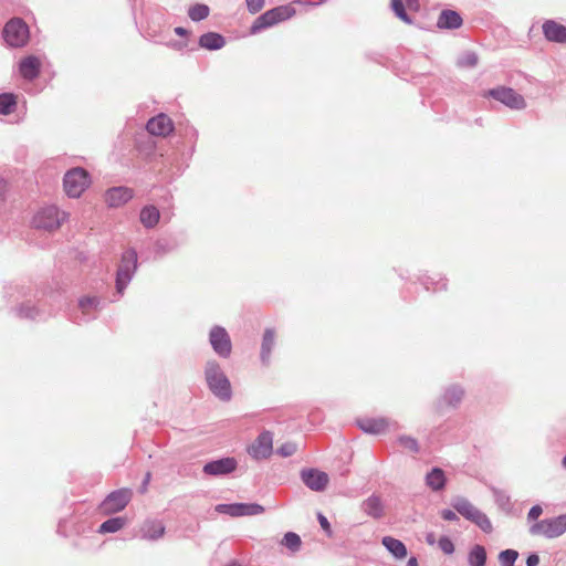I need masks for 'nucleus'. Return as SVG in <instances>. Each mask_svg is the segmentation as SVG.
I'll return each mask as SVG.
<instances>
[{"label":"nucleus","instance_id":"obj_1","mask_svg":"<svg viewBox=\"0 0 566 566\" xmlns=\"http://www.w3.org/2000/svg\"><path fill=\"white\" fill-rule=\"evenodd\" d=\"M205 379L214 397L224 402L231 400V382L217 360L210 359L206 363Z\"/></svg>","mask_w":566,"mask_h":566},{"label":"nucleus","instance_id":"obj_2","mask_svg":"<svg viewBox=\"0 0 566 566\" xmlns=\"http://www.w3.org/2000/svg\"><path fill=\"white\" fill-rule=\"evenodd\" d=\"M450 504L458 514L475 524L484 533L489 534L493 531L492 523L486 514L474 506L467 497L454 496L451 499Z\"/></svg>","mask_w":566,"mask_h":566},{"label":"nucleus","instance_id":"obj_3","mask_svg":"<svg viewBox=\"0 0 566 566\" xmlns=\"http://www.w3.org/2000/svg\"><path fill=\"white\" fill-rule=\"evenodd\" d=\"M137 269V251L134 248H128L122 253L120 261L116 270L115 287L119 295L124 294L125 289L132 282Z\"/></svg>","mask_w":566,"mask_h":566},{"label":"nucleus","instance_id":"obj_4","mask_svg":"<svg viewBox=\"0 0 566 566\" xmlns=\"http://www.w3.org/2000/svg\"><path fill=\"white\" fill-rule=\"evenodd\" d=\"M296 13V10L291 4L279 6L270 9L259 15L250 28L252 34L260 33L261 31L271 28L279 22L285 21L292 18Z\"/></svg>","mask_w":566,"mask_h":566},{"label":"nucleus","instance_id":"obj_5","mask_svg":"<svg viewBox=\"0 0 566 566\" xmlns=\"http://www.w3.org/2000/svg\"><path fill=\"white\" fill-rule=\"evenodd\" d=\"M69 218V213L60 210L56 206L50 205L41 208L33 217L32 223L34 228L45 230V231H54L61 227V224L66 221Z\"/></svg>","mask_w":566,"mask_h":566},{"label":"nucleus","instance_id":"obj_6","mask_svg":"<svg viewBox=\"0 0 566 566\" xmlns=\"http://www.w3.org/2000/svg\"><path fill=\"white\" fill-rule=\"evenodd\" d=\"M29 27L21 18L9 20L2 30V38L11 48H22L29 40Z\"/></svg>","mask_w":566,"mask_h":566},{"label":"nucleus","instance_id":"obj_7","mask_svg":"<svg viewBox=\"0 0 566 566\" xmlns=\"http://www.w3.org/2000/svg\"><path fill=\"white\" fill-rule=\"evenodd\" d=\"M484 98H493L511 109H524L526 102L515 90L507 86H496L482 93Z\"/></svg>","mask_w":566,"mask_h":566},{"label":"nucleus","instance_id":"obj_8","mask_svg":"<svg viewBox=\"0 0 566 566\" xmlns=\"http://www.w3.org/2000/svg\"><path fill=\"white\" fill-rule=\"evenodd\" d=\"M566 532V514L553 518H545L530 526L531 535H543L546 538H555Z\"/></svg>","mask_w":566,"mask_h":566},{"label":"nucleus","instance_id":"obj_9","mask_svg":"<svg viewBox=\"0 0 566 566\" xmlns=\"http://www.w3.org/2000/svg\"><path fill=\"white\" fill-rule=\"evenodd\" d=\"M133 496V491L128 488H122L111 492L101 503L99 510L103 514H115L123 511Z\"/></svg>","mask_w":566,"mask_h":566},{"label":"nucleus","instance_id":"obj_10","mask_svg":"<svg viewBox=\"0 0 566 566\" xmlns=\"http://www.w3.org/2000/svg\"><path fill=\"white\" fill-rule=\"evenodd\" d=\"M209 343L213 352L220 358H229L232 353V343L227 329L220 325H214L209 332Z\"/></svg>","mask_w":566,"mask_h":566},{"label":"nucleus","instance_id":"obj_11","mask_svg":"<svg viewBox=\"0 0 566 566\" xmlns=\"http://www.w3.org/2000/svg\"><path fill=\"white\" fill-rule=\"evenodd\" d=\"M216 512L233 517L253 516L264 512V507L258 503H222L216 506Z\"/></svg>","mask_w":566,"mask_h":566},{"label":"nucleus","instance_id":"obj_12","mask_svg":"<svg viewBox=\"0 0 566 566\" xmlns=\"http://www.w3.org/2000/svg\"><path fill=\"white\" fill-rule=\"evenodd\" d=\"M15 313L20 318L31 321H42L54 314L53 310H46L44 302L38 300V304H32L30 301L21 303L15 307Z\"/></svg>","mask_w":566,"mask_h":566},{"label":"nucleus","instance_id":"obj_13","mask_svg":"<svg viewBox=\"0 0 566 566\" xmlns=\"http://www.w3.org/2000/svg\"><path fill=\"white\" fill-rule=\"evenodd\" d=\"M273 451V434L271 431H262L254 442L248 448V453L255 460L268 459Z\"/></svg>","mask_w":566,"mask_h":566},{"label":"nucleus","instance_id":"obj_14","mask_svg":"<svg viewBox=\"0 0 566 566\" xmlns=\"http://www.w3.org/2000/svg\"><path fill=\"white\" fill-rule=\"evenodd\" d=\"M101 297L98 296H84L78 300L80 315L73 317L75 324L87 323L96 317V313L101 308Z\"/></svg>","mask_w":566,"mask_h":566},{"label":"nucleus","instance_id":"obj_15","mask_svg":"<svg viewBox=\"0 0 566 566\" xmlns=\"http://www.w3.org/2000/svg\"><path fill=\"white\" fill-rule=\"evenodd\" d=\"M237 467L238 461L234 458L226 457L207 462L202 468V472L207 475L220 476L232 473Z\"/></svg>","mask_w":566,"mask_h":566},{"label":"nucleus","instance_id":"obj_16","mask_svg":"<svg viewBox=\"0 0 566 566\" xmlns=\"http://www.w3.org/2000/svg\"><path fill=\"white\" fill-rule=\"evenodd\" d=\"M302 482L312 491L323 492L329 481L327 473L317 469H303L300 473Z\"/></svg>","mask_w":566,"mask_h":566},{"label":"nucleus","instance_id":"obj_17","mask_svg":"<svg viewBox=\"0 0 566 566\" xmlns=\"http://www.w3.org/2000/svg\"><path fill=\"white\" fill-rule=\"evenodd\" d=\"M146 129L154 136H167L172 132L174 124L166 114L161 113L147 122Z\"/></svg>","mask_w":566,"mask_h":566},{"label":"nucleus","instance_id":"obj_18","mask_svg":"<svg viewBox=\"0 0 566 566\" xmlns=\"http://www.w3.org/2000/svg\"><path fill=\"white\" fill-rule=\"evenodd\" d=\"M133 198V190L127 187H113L105 193V201L109 208H118Z\"/></svg>","mask_w":566,"mask_h":566},{"label":"nucleus","instance_id":"obj_19","mask_svg":"<svg viewBox=\"0 0 566 566\" xmlns=\"http://www.w3.org/2000/svg\"><path fill=\"white\" fill-rule=\"evenodd\" d=\"M360 510L374 520H380L385 515V505L378 494L373 493L360 503Z\"/></svg>","mask_w":566,"mask_h":566},{"label":"nucleus","instance_id":"obj_20","mask_svg":"<svg viewBox=\"0 0 566 566\" xmlns=\"http://www.w3.org/2000/svg\"><path fill=\"white\" fill-rule=\"evenodd\" d=\"M545 39L554 43H566V27L555 20H546L542 25Z\"/></svg>","mask_w":566,"mask_h":566},{"label":"nucleus","instance_id":"obj_21","mask_svg":"<svg viewBox=\"0 0 566 566\" xmlns=\"http://www.w3.org/2000/svg\"><path fill=\"white\" fill-rule=\"evenodd\" d=\"M41 71V62L35 55H28L19 63V73L27 81H34Z\"/></svg>","mask_w":566,"mask_h":566},{"label":"nucleus","instance_id":"obj_22","mask_svg":"<svg viewBox=\"0 0 566 566\" xmlns=\"http://www.w3.org/2000/svg\"><path fill=\"white\" fill-rule=\"evenodd\" d=\"M165 525L159 520H146L140 526V537L147 541H157L165 534Z\"/></svg>","mask_w":566,"mask_h":566},{"label":"nucleus","instance_id":"obj_23","mask_svg":"<svg viewBox=\"0 0 566 566\" xmlns=\"http://www.w3.org/2000/svg\"><path fill=\"white\" fill-rule=\"evenodd\" d=\"M356 423L363 432L369 434H380L388 428L386 418H361Z\"/></svg>","mask_w":566,"mask_h":566},{"label":"nucleus","instance_id":"obj_24","mask_svg":"<svg viewBox=\"0 0 566 566\" xmlns=\"http://www.w3.org/2000/svg\"><path fill=\"white\" fill-rule=\"evenodd\" d=\"M463 23L462 17L459 12L450 9H444L440 12L437 27L439 29L454 30L459 29Z\"/></svg>","mask_w":566,"mask_h":566},{"label":"nucleus","instance_id":"obj_25","mask_svg":"<svg viewBox=\"0 0 566 566\" xmlns=\"http://www.w3.org/2000/svg\"><path fill=\"white\" fill-rule=\"evenodd\" d=\"M198 44L202 49L217 51L226 45V39L222 34L210 31L199 36Z\"/></svg>","mask_w":566,"mask_h":566},{"label":"nucleus","instance_id":"obj_26","mask_svg":"<svg viewBox=\"0 0 566 566\" xmlns=\"http://www.w3.org/2000/svg\"><path fill=\"white\" fill-rule=\"evenodd\" d=\"M92 179H63V188L67 197L80 198L91 186Z\"/></svg>","mask_w":566,"mask_h":566},{"label":"nucleus","instance_id":"obj_27","mask_svg":"<svg viewBox=\"0 0 566 566\" xmlns=\"http://www.w3.org/2000/svg\"><path fill=\"white\" fill-rule=\"evenodd\" d=\"M275 345V332L273 328H266L264 331L262 343H261V352L260 359L264 366L270 364L271 353Z\"/></svg>","mask_w":566,"mask_h":566},{"label":"nucleus","instance_id":"obj_28","mask_svg":"<svg viewBox=\"0 0 566 566\" xmlns=\"http://www.w3.org/2000/svg\"><path fill=\"white\" fill-rule=\"evenodd\" d=\"M381 544L396 559H403L407 557L408 551L403 542L392 536H384Z\"/></svg>","mask_w":566,"mask_h":566},{"label":"nucleus","instance_id":"obj_29","mask_svg":"<svg viewBox=\"0 0 566 566\" xmlns=\"http://www.w3.org/2000/svg\"><path fill=\"white\" fill-rule=\"evenodd\" d=\"M447 483L444 471L438 467L432 468L427 474H426V484L428 488H430L432 491H441L444 489Z\"/></svg>","mask_w":566,"mask_h":566},{"label":"nucleus","instance_id":"obj_30","mask_svg":"<svg viewBox=\"0 0 566 566\" xmlns=\"http://www.w3.org/2000/svg\"><path fill=\"white\" fill-rule=\"evenodd\" d=\"M159 210L155 206H145L140 210L139 220L146 229L155 228L159 221Z\"/></svg>","mask_w":566,"mask_h":566},{"label":"nucleus","instance_id":"obj_31","mask_svg":"<svg viewBox=\"0 0 566 566\" xmlns=\"http://www.w3.org/2000/svg\"><path fill=\"white\" fill-rule=\"evenodd\" d=\"M488 554L483 545H473L468 553V566H486Z\"/></svg>","mask_w":566,"mask_h":566},{"label":"nucleus","instance_id":"obj_32","mask_svg":"<svg viewBox=\"0 0 566 566\" xmlns=\"http://www.w3.org/2000/svg\"><path fill=\"white\" fill-rule=\"evenodd\" d=\"M463 396L464 390L458 385H452L446 389L441 400L450 407H457L461 402Z\"/></svg>","mask_w":566,"mask_h":566},{"label":"nucleus","instance_id":"obj_33","mask_svg":"<svg viewBox=\"0 0 566 566\" xmlns=\"http://www.w3.org/2000/svg\"><path fill=\"white\" fill-rule=\"evenodd\" d=\"M126 524V518L122 516L111 517L103 522L98 527V533H115L122 530Z\"/></svg>","mask_w":566,"mask_h":566},{"label":"nucleus","instance_id":"obj_34","mask_svg":"<svg viewBox=\"0 0 566 566\" xmlns=\"http://www.w3.org/2000/svg\"><path fill=\"white\" fill-rule=\"evenodd\" d=\"M492 493L496 505L504 512L510 513L513 509L511 496L503 490L492 488Z\"/></svg>","mask_w":566,"mask_h":566},{"label":"nucleus","instance_id":"obj_35","mask_svg":"<svg viewBox=\"0 0 566 566\" xmlns=\"http://www.w3.org/2000/svg\"><path fill=\"white\" fill-rule=\"evenodd\" d=\"M17 106V96L13 93L0 94V114L9 115Z\"/></svg>","mask_w":566,"mask_h":566},{"label":"nucleus","instance_id":"obj_36","mask_svg":"<svg viewBox=\"0 0 566 566\" xmlns=\"http://www.w3.org/2000/svg\"><path fill=\"white\" fill-rule=\"evenodd\" d=\"M179 243L175 238H160L155 243V251L157 254H166L175 251Z\"/></svg>","mask_w":566,"mask_h":566},{"label":"nucleus","instance_id":"obj_37","mask_svg":"<svg viewBox=\"0 0 566 566\" xmlns=\"http://www.w3.org/2000/svg\"><path fill=\"white\" fill-rule=\"evenodd\" d=\"M210 9L207 4L196 3L188 9V17L193 22H199L208 18Z\"/></svg>","mask_w":566,"mask_h":566},{"label":"nucleus","instance_id":"obj_38","mask_svg":"<svg viewBox=\"0 0 566 566\" xmlns=\"http://www.w3.org/2000/svg\"><path fill=\"white\" fill-rule=\"evenodd\" d=\"M497 558L501 566H514L516 559L518 558V552L512 548H507L501 551Z\"/></svg>","mask_w":566,"mask_h":566},{"label":"nucleus","instance_id":"obj_39","mask_svg":"<svg viewBox=\"0 0 566 566\" xmlns=\"http://www.w3.org/2000/svg\"><path fill=\"white\" fill-rule=\"evenodd\" d=\"M420 282L427 291H429L431 289L433 291H441V290L447 289V280L446 279H440V280L436 281L431 276H423L420 279Z\"/></svg>","mask_w":566,"mask_h":566},{"label":"nucleus","instance_id":"obj_40","mask_svg":"<svg viewBox=\"0 0 566 566\" xmlns=\"http://www.w3.org/2000/svg\"><path fill=\"white\" fill-rule=\"evenodd\" d=\"M397 442L411 453L417 454L420 451L419 443L413 437L402 434L397 438Z\"/></svg>","mask_w":566,"mask_h":566},{"label":"nucleus","instance_id":"obj_41","mask_svg":"<svg viewBox=\"0 0 566 566\" xmlns=\"http://www.w3.org/2000/svg\"><path fill=\"white\" fill-rule=\"evenodd\" d=\"M390 6L397 18H399L400 20L408 24L412 22L411 18L409 17L405 9L402 0H391Z\"/></svg>","mask_w":566,"mask_h":566},{"label":"nucleus","instance_id":"obj_42","mask_svg":"<svg viewBox=\"0 0 566 566\" xmlns=\"http://www.w3.org/2000/svg\"><path fill=\"white\" fill-rule=\"evenodd\" d=\"M282 544L286 546L292 552H296L300 549L302 541L301 537L294 532H287L282 541Z\"/></svg>","mask_w":566,"mask_h":566},{"label":"nucleus","instance_id":"obj_43","mask_svg":"<svg viewBox=\"0 0 566 566\" xmlns=\"http://www.w3.org/2000/svg\"><path fill=\"white\" fill-rule=\"evenodd\" d=\"M478 62H479V57H478L476 53L467 52L459 60V65L465 66V67H474L478 65Z\"/></svg>","mask_w":566,"mask_h":566},{"label":"nucleus","instance_id":"obj_44","mask_svg":"<svg viewBox=\"0 0 566 566\" xmlns=\"http://www.w3.org/2000/svg\"><path fill=\"white\" fill-rule=\"evenodd\" d=\"M439 548L447 555H451L454 553V544L450 537L443 535L438 541Z\"/></svg>","mask_w":566,"mask_h":566},{"label":"nucleus","instance_id":"obj_45","mask_svg":"<svg viewBox=\"0 0 566 566\" xmlns=\"http://www.w3.org/2000/svg\"><path fill=\"white\" fill-rule=\"evenodd\" d=\"M245 3L248 11L255 14L263 9L265 0H245Z\"/></svg>","mask_w":566,"mask_h":566},{"label":"nucleus","instance_id":"obj_46","mask_svg":"<svg viewBox=\"0 0 566 566\" xmlns=\"http://www.w3.org/2000/svg\"><path fill=\"white\" fill-rule=\"evenodd\" d=\"M63 177H91L90 172L82 167H73L66 170Z\"/></svg>","mask_w":566,"mask_h":566},{"label":"nucleus","instance_id":"obj_47","mask_svg":"<svg viewBox=\"0 0 566 566\" xmlns=\"http://www.w3.org/2000/svg\"><path fill=\"white\" fill-rule=\"evenodd\" d=\"M317 521H318L321 527L326 533V535L328 537H332L333 536V531H332V526H331V523L328 522L327 517L323 513L318 512L317 513Z\"/></svg>","mask_w":566,"mask_h":566},{"label":"nucleus","instance_id":"obj_48","mask_svg":"<svg viewBox=\"0 0 566 566\" xmlns=\"http://www.w3.org/2000/svg\"><path fill=\"white\" fill-rule=\"evenodd\" d=\"M296 451V447L293 443H284L277 449V453L282 457H290Z\"/></svg>","mask_w":566,"mask_h":566},{"label":"nucleus","instance_id":"obj_49","mask_svg":"<svg viewBox=\"0 0 566 566\" xmlns=\"http://www.w3.org/2000/svg\"><path fill=\"white\" fill-rule=\"evenodd\" d=\"M543 513V509L539 504H535L531 507V510L528 511L527 513V520L531 522V521H536L541 514Z\"/></svg>","mask_w":566,"mask_h":566},{"label":"nucleus","instance_id":"obj_50","mask_svg":"<svg viewBox=\"0 0 566 566\" xmlns=\"http://www.w3.org/2000/svg\"><path fill=\"white\" fill-rule=\"evenodd\" d=\"M440 515L441 517L444 520V521H449V522H455V521H459V517L457 515V512L453 511V510H449V509H443L441 512H440Z\"/></svg>","mask_w":566,"mask_h":566},{"label":"nucleus","instance_id":"obj_51","mask_svg":"<svg viewBox=\"0 0 566 566\" xmlns=\"http://www.w3.org/2000/svg\"><path fill=\"white\" fill-rule=\"evenodd\" d=\"M167 45L170 49H174L176 51H182V50L187 49L188 42H187V40H182V41L174 40V41L168 42Z\"/></svg>","mask_w":566,"mask_h":566},{"label":"nucleus","instance_id":"obj_52","mask_svg":"<svg viewBox=\"0 0 566 566\" xmlns=\"http://www.w3.org/2000/svg\"><path fill=\"white\" fill-rule=\"evenodd\" d=\"M526 566H537L539 564V557L536 553H531L527 557H526V562H525Z\"/></svg>","mask_w":566,"mask_h":566},{"label":"nucleus","instance_id":"obj_53","mask_svg":"<svg viewBox=\"0 0 566 566\" xmlns=\"http://www.w3.org/2000/svg\"><path fill=\"white\" fill-rule=\"evenodd\" d=\"M7 191H8L7 179H0V202L6 199Z\"/></svg>","mask_w":566,"mask_h":566},{"label":"nucleus","instance_id":"obj_54","mask_svg":"<svg viewBox=\"0 0 566 566\" xmlns=\"http://www.w3.org/2000/svg\"><path fill=\"white\" fill-rule=\"evenodd\" d=\"M174 32L178 35V36H181V38H188L190 32L184 28V27H176L174 29Z\"/></svg>","mask_w":566,"mask_h":566},{"label":"nucleus","instance_id":"obj_55","mask_svg":"<svg viewBox=\"0 0 566 566\" xmlns=\"http://www.w3.org/2000/svg\"><path fill=\"white\" fill-rule=\"evenodd\" d=\"M426 542L429 545H433L436 543L434 534L433 533H428L427 536H426Z\"/></svg>","mask_w":566,"mask_h":566},{"label":"nucleus","instance_id":"obj_56","mask_svg":"<svg viewBox=\"0 0 566 566\" xmlns=\"http://www.w3.org/2000/svg\"><path fill=\"white\" fill-rule=\"evenodd\" d=\"M407 566H418V559L416 556H411L408 562H407Z\"/></svg>","mask_w":566,"mask_h":566},{"label":"nucleus","instance_id":"obj_57","mask_svg":"<svg viewBox=\"0 0 566 566\" xmlns=\"http://www.w3.org/2000/svg\"><path fill=\"white\" fill-rule=\"evenodd\" d=\"M149 480H150V473L148 472V473L145 475L144 481H143V491H144V490H146V486H147V484H148Z\"/></svg>","mask_w":566,"mask_h":566},{"label":"nucleus","instance_id":"obj_58","mask_svg":"<svg viewBox=\"0 0 566 566\" xmlns=\"http://www.w3.org/2000/svg\"><path fill=\"white\" fill-rule=\"evenodd\" d=\"M227 566H242L240 562L233 559V560H230Z\"/></svg>","mask_w":566,"mask_h":566},{"label":"nucleus","instance_id":"obj_59","mask_svg":"<svg viewBox=\"0 0 566 566\" xmlns=\"http://www.w3.org/2000/svg\"><path fill=\"white\" fill-rule=\"evenodd\" d=\"M562 464L563 467L566 469V454L564 455L563 460H562Z\"/></svg>","mask_w":566,"mask_h":566},{"label":"nucleus","instance_id":"obj_60","mask_svg":"<svg viewBox=\"0 0 566 566\" xmlns=\"http://www.w3.org/2000/svg\"><path fill=\"white\" fill-rule=\"evenodd\" d=\"M178 172H181L179 168H178V170H177V171H172V172H171V175H176V174H178Z\"/></svg>","mask_w":566,"mask_h":566},{"label":"nucleus","instance_id":"obj_61","mask_svg":"<svg viewBox=\"0 0 566 566\" xmlns=\"http://www.w3.org/2000/svg\"><path fill=\"white\" fill-rule=\"evenodd\" d=\"M326 0H319V2H325Z\"/></svg>","mask_w":566,"mask_h":566}]
</instances>
